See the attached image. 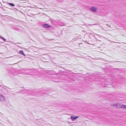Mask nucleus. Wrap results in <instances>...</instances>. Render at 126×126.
<instances>
[{
  "mask_svg": "<svg viewBox=\"0 0 126 126\" xmlns=\"http://www.w3.org/2000/svg\"><path fill=\"white\" fill-rule=\"evenodd\" d=\"M79 116H77L75 117L71 116V118L72 121H73L76 119L77 118H78Z\"/></svg>",
  "mask_w": 126,
  "mask_h": 126,
  "instance_id": "obj_4",
  "label": "nucleus"
},
{
  "mask_svg": "<svg viewBox=\"0 0 126 126\" xmlns=\"http://www.w3.org/2000/svg\"><path fill=\"white\" fill-rule=\"evenodd\" d=\"M43 26L45 27V28H49L50 27V26L48 25V24H44L43 25Z\"/></svg>",
  "mask_w": 126,
  "mask_h": 126,
  "instance_id": "obj_5",
  "label": "nucleus"
},
{
  "mask_svg": "<svg viewBox=\"0 0 126 126\" xmlns=\"http://www.w3.org/2000/svg\"><path fill=\"white\" fill-rule=\"evenodd\" d=\"M0 37L1 39H3L4 41H5V39L3 37Z\"/></svg>",
  "mask_w": 126,
  "mask_h": 126,
  "instance_id": "obj_8",
  "label": "nucleus"
},
{
  "mask_svg": "<svg viewBox=\"0 0 126 126\" xmlns=\"http://www.w3.org/2000/svg\"><path fill=\"white\" fill-rule=\"evenodd\" d=\"M9 4L10 5L12 6H15V5L13 3H9Z\"/></svg>",
  "mask_w": 126,
  "mask_h": 126,
  "instance_id": "obj_7",
  "label": "nucleus"
},
{
  "mask_svg": "<svg viewBox=\"0 0 126 126\" xmlns=\"http://www.w3.org/2000/svg\"><path fill=\"white\" fill-rule=\"evenodd\" d=\"M19 53L20 54H23L24 56H25V55L23 53V51L22 50L20 51L19 52Z\"/></svg>",
  "mask_w": 126,
  "mask_h": 126,
  "instance_id": "obj_6",
  "label": "nucleus"
},
{
  "mask_svg": "<svg viewBox=\"0 0 126 126\" xmlns=\"http://www.w3.org/2000/svg\"><path fill=\"white\" fill-rule=\"evenodd\" d=\"M113 106L117 107L118 108H123L126 109V105H123L120 103H115L113 104Z\"/></svg>",
  "mask_w": 126,
  "mask_h": 126,
  "instance_id": "obj_1",
  "label": "nucleus"
},
{
  "mask_svg": "<svg viewBox=\"0 0 126 126\" xmlns=\"http://www.w3.org/2000/svg\"><path fill=\"white\" fill-rule=\"evenodd\" d=\"M5 100V98L2 95L0 94V101H4Z\"/></svg>",
  "mask_w": 126,
  "mask_h": 126,
  "instance_id": "obj_3",
  "label": "nucleus"
},
{
  "mask_svg": "<svg viewBox=\"0 0 126 126\" xmlns=\"http://www.w3.org/2000/svg\"><path fill=\"white\" fill-rule=\"evenodd\" d=\"M90 10L94 12H97L98 10L97 7L94 6H92L90 8Z\"/></svg>",
  "mask_w": 126,
  "mask_h": 126,
  "instance_id": "obj_2",
  "label": "nucleus"
}]
</instances>
